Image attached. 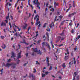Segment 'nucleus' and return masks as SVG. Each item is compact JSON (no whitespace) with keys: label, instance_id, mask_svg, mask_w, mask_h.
Returning a JSON list of instances; mask_svg holds the SVG:
<instances>
[{"label":"nucleus","instance_id":"69168bd1","mask_svg":"<svg viewBox=\"0 0 80 80\" xmlns=\"http://www.w3.org/2000/svg\"><path fill=\"white\" fill-rule=\"evenodd\" d=\"M58 78H59V79L60 78V79H62V76H60Z\"/></svg>","mask_w":80,"mask_h":80},{"label":"nucleus","instance_id":"f8f14e48","mask_svg":"<svg viewBox=\"0 0 80 80\" xmlns=\"http://www.w3.org/2000/svg\"><path fill=\"white\" fill-rule=\"evenodd\" d=\"M69 57V55H66L64 57V59L66 61V60H67L68 59V57Z\"/></svg>","mask_w":80,"mask_h":80},{"label":"nucleus","instance_id":"c9c22d12","mask_svg":"<svg viewBox=\"0 0 80 80\" xmlns=\"http://www.w3.org/2000/svg\"><path fill=\"white\" fill-rule=\"evenodd\" d=\"M1 38L2 39H4V38H5V37H4L3 36H1Z\"/></svg>","mask_w":80,"mask_h":80},{"label":"nucleus","instance_id":"864d4df0","mask_svg":"<svg viewBox=\"0 0 80 80\" xmlns=\"http://www.w3.org/2000/svg\"><path fill=\"white\" fill-rule=\"evenodd\" d=\"M18 37H20L21 38H22V37L20 35V34H19Z\"/></svg>","mask_w":80,"mask_h":80},{"label":"nucleus","instance_id":"052dcab7","mask_svg":"<svg viewBox=\"0 0 80 80\" xmlns=\"http://www.w3.org/2000/svg\"><path fill=\"white\" fill-rule=\"evenodd\" d=\"M5 21L6 23H8V20H5Z\"/></svg>","mask_w":80,"mask_h":80},{"label":"nucleus","instance_id":"bf43d9fd","mask_svg":"<svg viewBox=\"0 0 80 80\" xmlns=\"http://www.w3.org/2000/svg\"><path fill=\"white\" fill-rule=\"evenodd\" d=\"M79 26V23H78L77 24V25L76 27V28H78V26Z\"/></svg>","mask_w":80,"mask_h":80},{"label":"nucleus","instance_id":"0e129e2a","mask_svg":"<svg viewBox=\"0 0 80 80\" xmlns=\"http://www.w3.org/2000/svg\"><path fill=\"white\" fill-rule=\"evenodd\" d=\"M47 30L48 32H50V29H47Z\"/></svg>","mask_w":80,"mask_h":80},{"label":"nucleus","instance_id":"9b49d317","mask_svg":"<svg viewBox=\"0 0 80 80\" xmlns=\"http://www.w3.org/2000/svg\"><path fill=\"white\" fill-rule=\"evenodd\" d=\"M54 4L55 8H56L57 7H58V3H57L56 2H54Z\"/></svg>","mask_w":80,"mask_h":80},{"label":"nucleus","instance_id":"3c124183","mask_svg":"<svg viewBox=\"0 0 80 80\" xmlns=\"http://www.w3.org/2000/svg\"><path fill=\"white\" fill-rule=\"evenodd\" d=\"M8 62H11V59H9L8 60Z\"/></svg>","mask_w":80,"mask_h":80},{"label":"nucleus","instance_id":"5fc2aeb1","mask_svg":"<svg viewBox=\"0 0 80 80\" xmlns=\"http://www.w3.org/2000/svg\"><path fill=\"white\" fill-rule=\"evenodd\" d=\"M71 56H73V52H71Z\"/></svg>","mask_w":80,"mask_h":80},{"label":"nucleus","instance_id":"20e7f679","mask_svg":"<svg viewBox=\"0 0 80 80\" xmlns=\"http://www.w3.org/2000/svg\"><path fill=\"white\" fill-rule=\"evenodd\" d=\"M35 4L36 5L37 7L38 8V9L40 10V4L39 2H37Z\"/></svg>","mask_w":80,"mask_h":80},{"label":"nucleus","instance_id":"b1692460","mask_svg":"<svg viewBox=\"0 0 80 80\" xmlns=\"http://www.w3.org/2000/svg\"><path fill=\"white\" fill-rule=\"evenodd\" d=\"M59 18L60 19V20H62V18H63V16H62V15H61L60 16H58Z\"/></svg>","mask_w":80,"mask_h":80},{"label":"nucleus","instance_id":"7ed1b4c3","mask_svg":"<svg viewBox=\"0 0 80 80\" xmlns=\"http://www.w3.org/2000/svg\"><path fill=\"white\" fill-rule=\"evenodd\" d=\"M16 66H17V64L16 63L14 64L12 63V65H11V68H16Z\"/></svg>","mask_w":80,"mask_h":80},{"label":"nucleus","instance_id":"cd10ccee","mask_svg":"<svg viewBox=\"0 0 80 80\" xmlns=\"http://www.w3.org/2000/svg\"><path fill=\"white\" fill-rule=\"evenodd\" d=\"M45 43L46 42H42V46L43 47V46H44V45H45Z\"/></svg>","mask_w":80,"mask_h":80},{"label":"nucleus","instance_id":"1a4fd4ad","mask_svg":"<svg viewBox=\"0 0 80 80\" xmlns=\"http://www.w3.org/2000/svg\"><path fill=\"white\" fill-rule=\"evenodd\" d=\"M27 24H25V26H22V29L23 30H25L27 27Z\"/></svg>","mask_w":80,"mask_h":80},{"label":"nucleus","instance_id":"f257e3e1","mask_svg":"<svg viewBox=\"0 0 80 80\" xmlns=\"http://www.w3.org/2000/svg\"><path fill=\"white\" fill-rule=\"evenodd\" d=\"M38 20H39V17H38L36 19V22L35 25H37V26H38V29H40V27H41V23H40V21L38 22ZM38 24H39L38 25Z\"/></svg>","mask_w":80,"mask_h":80},{"label":"nucleus","instance_id":"0eeeda50","mask_svg":"<svg viewBox=\"0 0 80 80\" xmlns=\"http://www.w3.org/2000/svg\"><path fill=\"white\" fill-rule=\"evenodd\" d=\"M75 14H76V12H74L73 13H71V14H69L68 15V17H71L72 16H73Z\"/></svg>","mask_w":80,"mask_h":80},{"label":"nucleus","instance_id":"a19ab883","mask_svg":"<svg viewBox=\"0 0 80 80\" xmlns=\"http://www.w3.org/2000/svg\"><path fill=\"white\" fill-rule=\"evenodd\" d=\"M46 69V67H44V68H43V70H44L42 71V72H43V73H45V69Z\"/></svg>","mask_w":80,"mask_h":80},{"label":"nucleus","instance_id":"c03bdc74","mask_svg":"<svg viewBox=\"0 0 80 80\" xmlns=\"http://www.w3.org/2000/svg\"><path fill=\"white\" fill-rule=\"evenodd\" d=\"M64 23V22H62V21L60 25H63Z\"/></svg>","mask_w":80,"mask_h":80},{"label":"nucleus","instance_id":"37998d69","mask_svg":"<svg viewBox=\"0 0 80 80\" xmlns=\"http://www.w3.org/2000/svg\"><path fill=\"white\" fill-rule=\"evenodd\" d=\"M28 63V62H27V63H25L23 66H24V67H25V66H26V65H27V63Z\"/></svg>","mask_w":80,"mask_h":80},{"label":"nucleus","instance_id":"72a5a7b5","mask_svg":"<svg viewBox=\"0 0 80 80\" xmlns=\"http://www.w3.org/2000/svg\"><path fill=\"white\" fill-rule=\"evenodd\" d=\"M9 18H10V16H7L6 17V18L7 20H8Z\"/></svg>","mask_w":80,"mask_h":80},{"label":"nucleus","instance_id":"f3484780","mask_svg":"<svg viewBox=\"0 0 80 80\" xmlns=\"http://www.w3.org/2000/svg\"><path fill=\"white\" fill-rule=\"evenodd\" d=\"M7 47V46L5 45V44H3V46H2V47L3 49H5V48H6V47Z\"/></svg>","mask_w":80,"mask_h":80},{"label":"nucleus","instance_id":"9d476101","mask_svg":"<svg viewBox=\"0 0 80 80\" xmlns=\"http://www.w3.org/2000/svg\"><path fill=\"white\" fill-rule=\"evenodd\" d=\"M12 56H11V58H12V57H13V58H14V57H15V55L14 52H12Z\"/></svg>","mask_w":80,"mask_h":80},{"label":"nucleus","instance_id":"de8ad7c7","mask_svg":"<svg viewBox=\"0 0 80 80\" xmlns=\"http://www.w3.org/2000/svg\"><path fill=\"white\" fill-rule=\"evenodd\" d=\"M47 64L48 65V66H47V67H49L50 66V64L48 62H47Z\"/></svg>","mask_w":80,"mask_h":80},{"label":"nucleus","instance_id":"774afa93","mask_svg":"<svg viewBox=\"0 0 80 80\" xmlns=\"http://www.w3.org/2000/svg\"><path fill=\"white\" fill-rule=\"evenodd\" d=\"M14 39L13 38H12L11 39V41H12V40H13Z\"/></svg>","mask_w":80,"mask_h":80},{"label":"nucleus","instance_id":"58836bf2","mask_svg":"<svg viewBox=\"0 0 80 80\" xmlns=\"http://www.w3.org/2000/svg\"><path fill=\"white\" fill-rule=\"evenodd\" d=\"M49 70H52V66H50V68L49 69Z\"/></svg>","mask_w":80,"mask_h":80},{"label":"nucleus","instance_id":"473e14b6","mask_svg":"<svg viewBox=\"0 0 80 80\" xmlns=\"http://www.w3.org/2000/svg\"><path fill=\"white\" fill-rule=\"evenodd\" d=\"M62 66L63 67H64V68H65V67H66V66H65V63H63V64L62 65Z\"/></svg>","mask_w":80,"mask_h":80},{"label":"nucleus","instance_id":"6ab92c4d","mask_svg":"<svg viewBox=\"0 0 80 80\" xmlns=\"http://www.w3.org/2000/svg\"><path fill=\"white\" fill-rule=\"evenodd\" d=\"M30 29H32V27H28V32L29 31H30Z\"/></svg>","mask_w":80,"mask_h":80},{"label":"nucleus","instance_id":"aec40b11","mask_svg":"<svg viewBox=\"0 0 80 80\" xmlns=\"http://www.w3.org/2000/svg\"><path fill=\"white\" fill-rule=\"evenodd\" d=\"M37 52H38V54H40V55H41V54H42V52H41L40 50L39 51H38Z\"/></svg>","mask_w":80,"mask_h":80},{"label":"nucleus","instance_id":"4468645a","mask_svg":"<svg viewBox=\"0 0 80 80\" xmlns=\"http://www.w3.org/2000/svg\"><path fill=\"white\" fill-rule=\"evenodd\" d=\"M1 26H6V23L5 22H3V21H2V23L1 24Z\"/></svg>","mask_w":80,"mask_h":80},{"label":"nucleus","instance_id":"13d9d810","mask_svg":"<svg viewBox=\"0 0 80 80\" xmlns=\"http://www.w3.org/2000/svg\"><path fill=\"white\" fill-rule=\"evenodd\" d=\"M52 46V47L53 48H55V47L54 46V45H53V44H51Z\"/></svg>","mask_w":80,"mask_h":80},{"label":"nucleus","instance_id":"393cba45","mask_svg":"<svg viewBox=\"0 0 80 80\" xmlns=\"http://www.w3.org/2000/svg\"><path fill=\"white\" fill-rule=\"evenodd\" d=\"M12 26L14 28H15H15L18 27V26H17L16 25H15V23L12 24Z\"/></svg>","mask_w":80,"mask_h":80},{"label":"nucleus","instance_id":"f03ea898","mask_svg":"<svg viewBox=\"0 0 80 80\" xmlns=\"http://www.w3.org/2000/svg\"><path fill=\"white\" fill-rule=\"evenodd\" d=\"M57 16H55L54 21V22H52V23L49 25V27H50V28H52V27H53L54 26V24L53 23H54L55 21H56L57 18Z\"/></svg>","mask_w":80,"mask_h":80},{"label":"nucleus","instance_id":"f704fd0d","mask_svg":"<svg viewBox=\"0 0 80 80\" xmlns=\"http://www.w3.org/2000/svg\"><path fill=\"white\" fill-rule=\"evenodd\" d=\"M79 78V76H78L76 77V80H78Z\"/></svg>","mask_w":80,"mask_h":80},{"label":"nucleus","instance_id":"2f4dec72","mask_svg":"<svg viewBox=\"0 0 80 80\" xmlns=\"http://www.w3.org/2000/svg\"><path fill=\"white\" fill-rule=\"evenodd\" d=\"M9 25L10 26V28H12V25H11V23H10V22H9Z\"/></svg>","mask_w":80,"mask_h":80},{"label":"nucleus","instance_id":"ddd939ff","mask_svg":"<svg viewBox=\"0 0 80 80\" xmlns=\"http://www.w3.org/2000/svg\"><path fill=\"white\" fill-rule=\"evenodd\" d=\"M20 58H21V52H19V53H18L17 59H18Z\"/></svg>","mask_w":80,"mask_h":80},{"label":"nucleus","instance_id":"39448f33","mask_svg":"<svg viewBox=\"0 0 80 80\" xmlns=\"http://www.w3.org/2000/svg\"><path fill=\"white\" fill-rule=\"evenodd\" d=\"M12 65V63L10 64L8 63H6V65H5V67H10Z\"/></svg>","mask_w":80,"mask_h":80},{"label":"nucleus","instance_id":"bb28decb","mask_svg":"<svg viewBox=\"0 0 80 80\" xmlns=\"http://www.w3.org/2000/svg\"><path fill=\"white\" fill-rule=\"evenodd\" d=\"M46 76V74L42 73V77H44Z\"/></svg>","mask_w":80,"mask_h":80},{"label":"nucleus","instance_id":"5701e85b","mask_svg":"<svg viewBox=\"0 0 80 80\" xmlns=\"http://www.w3.org/2000/svg\"><path fill=\"white\" fill-rule=\"evenodd\" d=\"M3 68H2V69H1V70H0V72H1V75H2V74H3Z\"/></svg>","mask_w":80,"mask_h":80},{"label":"nucleus","instance_id":"49530a36","mask_svg":"<svg viewBox=\"0 0 80 80\" xmlns=\"http://www.w3.org/2000/svg\"><path fill=\"white\" fill-rule=\"evenodd\" d=\"M10 18H11V20H13V16H10Z\"/></svg>","mask_w":80,"mask_h":80},{"label":"nucleus","instance_id":"09e8293b","mask_svg":"<svg viewBox=\"0 0 80 80\" xmlns=\"http://www.w3.org/2000/svg\"><path fill=\"white\" fill-rule=\"evenodd\" d=\"M8 2L6 4V6H5L6 8L8 6Z\"/></svg>","mask_w":80,"mask_h":80},{"label":"nucleus","instance_id":"c756f323","mask_svg":"<svg viewBox=\"0 0 80 80\" xmlns=\"http://www.w3.org/2000/svg\"><path fill=\"white\" fill-rule=\"evenodd\" d=\"M73 7L74 8L75 7V4L74 2V1H73Z\"/></svg>","mask_w":80,"mask_h":80},{"label":"nucleus","instance_id":"338daca9","mask_svg":"<svg viewBox=\"0 0 80 80\" xmlns=\"http://www.w3.org/2000/svg\"><path fill=\"white\" fill-rule=\"evenodd\" d=\"M63 44H61L59 45V47H61V46H63Z\"/></svg>","mask_w":80,"mask_h":80},{"label":"nucleus","instance_id":"e2e57ef3","mask_svg":"<svg viewBox=\"0 0 80 80\" xmlns=\"http://www.w3.org/2000/svg\"><path fill=\"white\" fill-rule=\"evenodd\" d=\"M20 60H18V62H17V64H18L19 63V62H20Z\"/></svg>","mask_w":80,"mask_h":80},{"label":"nucleus","instance_id":"a878e982","mask_svg":"<svg viewBox=\"0 0 80 80\" xmlns=\"http://www.w3.org/2000/svg\"><path fill=\"white\" fill-rule=\"evenodd\" d=\"M80 38V34L79 35H78L77 38H76V39L77 40H78Z\"/></svg>","mask_w":80,"mask_h":80},{"label":"nucleus","instance_id":"79ce46f5","mask_svg":"<svg viewBox=\"0 0 80 80\" xmlns=\"http://www.w3.org/2000/svg\"><path fill=\"white\" fill-rule=\"evenodd\" d=\"M44 73H45V74H46V75H48V73H50V72H45Z\"/></svg>","mask_w":80,"mask_h":80},{"label":"nucleus","instance_id":"412c9836","mask_svg":"<svg viewBox=\"0 0 80 80\" xmlns=\"http://www.w3.org/2000/svg\"><path fill=\"white\" fill-rule=\"evenodd\" d=\"M46 60L47 62L48 63L49 62V58H48V57H46Z\"/></svg>","mask_w":80,"mask_h":80},{"label":"nucleus","instance_id":"603ef678","mask_svg":"<svg viewBox=\"0 0 80 80\" xmlns=\"http://www.w3.org/2000/svg\"><path fill=\"white\" fill-rule=\"evenodd\" d=\"M70 9V8L69 7L68 9L66 11V12H68V10H69Z\"/></svg>","mask_w":80,"mask_h":80},{"label":"nucleus","instance_id":"4c0bfd02","mask_svg":"<svg viewBox=\"0 0 80 80\" xmlns=\"http://www.w3.org/2000/svg\"><path fill=\"white\" fill-rule=\"evenodd\" d=\"M72 33H74V29H73L71 31Z\"/></svg>","mask_w":80,"mask_h":80},{"label":"nucleus","instance_id":"a211bd4d","mask_svg":"<svg viewBox=\"0 0 80 80\" xmlns=\"http://www.w3.org/2000/svg\"><path fill=\"white\" fill-rule=\"evenodd\" d=\"M20 43H26V42H25V39H23V42L22 41L20 42Z\"/></svg>","mask_w":80,"mask_h":80},{"label":"nucleus","instance_id":"a18cd8bd","mask_svg":"<svg viewBox=\"0 0 80 80\" xmlns=\"http://www.w3.org/2000/svg\"><path fill=\"white\" fill-rule=\"evenodd\" d=\"M72 22H70L69 24V26H72Z\"/></svg>","mask_w":80,"mask_h":80},{"label":"nucleus","instance_id":"dca6fc26","mask_svg":"<svg viewBox=\"0 0 80 80\" xmlns=\"http://www.w3.org/2000/svg\"><path fill=\"white\" fill-rule=\"evenodd\" d=\"M64 32H65V31H63L61 33L59 34V35H60L61 36L63 37V36H64Z\"/></svg>","mask_w":80,"mask_h":80},{"label":"nucleus","instance_id":"4be33fe9","mask_svg":"<svg viewBox=\"0 0 80 80\" xmlns=\"http://www.w3.org/2000/svg\"><path fill=\"white\" fill-rule=\"evenodd\" d=\"M61 36H58V41H60V39L61 38Z\"/></svg>","mask_w":80,"mask_h":80},{"label":"nucleus","instance_id":"680f3d73","mask_svg":"<svg viewBox=\"0 0 80 80\" xmlns=\"http://www.w3.org/2000/svg\"><path fill=\"white\" fill-rule=\"evenodd\" d=\"M35 2H36V1H35V0H34L33 1V2L34 3V4H36V3Z\"/></svg>","mask_w":80,"mask_h":80},{"label":"nucleus","instance_id":"4d7b16f0","mask_svg":"<svg viewBox=\"0 0 80 80\" xmlns=\"http://www.w3.org/2000/svg\"><path fill=\"white\" fill-rule=\"evenodd\" d=\"M18 47H19V48H20V47H21V45L20 44H18Z\"/></svg>","mask_w":80,"mask_h":80},{"label":"nucleus","instance_id":"6e6d98bb","mask_svg":"<svg viewBox=\"0 0 80 80\" xmlns=\"http://www.w3.org/2000/svg\"><path fill=\"white\" fill-rule=\"evenodd\" d=\"M40 42H41V41L40 40H39L38 42V43H40Z\"/></svg>","mask_w":80,"mask_h":80},{"label":"nucleus","instance_id":"8fccbe9b","mask_svg":"<svg viewBox=\"0 0 80 80\" xmlns=\"http://www.w3.org/2000/svg\"><path fill=\"white\" fill-rule=\"evenodd\" d=\"M25 55H26V56L27 57L28 56V53H26Z\"/></svg>","mask_w":80,"mask_h":80},{"label":"nucleus","instance_id":"7c9ffc66","mask_svg":"<svg viewBox=\"0 0 80 80\" xmlns=\"http://www.w3.org/2000/svg\"><path fill=\"white\" fill-rule=\"evenodd\" d=\"M46 25H47V23H45V24L43 25V28H45V27H46Z\"/></svg>","mask_w":80,"mask_h":80},{"label":"nucleus","instance_id":"423d86ee","mask_svg":"<svg viewBox=\"0 0 80 80\" xmlns=\"http://www.w3.org/2000/svg\"><path fill=\"white\" fill-rule=\"evenodd\" d=\"M45 46H46V47H48V48H49L50 50L51 49V48L50 47V46L49 45V44H48L47 42L45 43Z\"/></svg>","mask_w":80,"mask_h":80},{"label":"nucleus","instance_id":"ea45409f","mask_svg":"<svg viewBox=\"0 0 80 80\" xmlns=\"http://www.w3.org/2000/svg\"><path fill=\"white\" fill-rule=\"evenodd\" d=\"M36 64H38V65H40V63L38 62V61H36Z\"/></svg>","mask_w":80,"mask_h":80},{"label":"nucleus","instance_id":"c85d7f7f","mask_svg":"<svg viewBox=\"0 0 80 80\" xmlns=\"http://www.w3.org/2000/svg\"><path fill=\"white\" fill-rule=\"evenodd\" d=\"M37 17H39V16H38V14L36 15L35 18H34V19H36V18H37Z\"/></svg>","mask_w":80,"mask_h":80},{"label":"nucleus","instance_id":"e433bc0d","mask_svg":"<svg viewBox=\"0 0 80 80\" xmlns=\"http://www.w3.org/2000/svg\"><path fill=\"white\" fill-rule=\"evenodd\" d=\"M31 7L32 8V10H33V6H32V5H30L29 6Z\"/></svg>","mask_w":80,"mask_h":80},{"label":"nucleus","instance_id":"2eb2a0df","mask_svg":"<svg viewBox=\"0 0 80 80\" xmlns=\"http://www.w3.org/2000/svg\"><path fill=\"white\" fill-rule=\"evenodd\" d=\"M32 50H33V51L34 52H38V49L37 48H35L34 49V48H32Z\"/></svg>","mask_w":80,"mask_h":80},{"label":"nucleus","instance_id":"6e6552de","mask_svg":"<svg viewBox=\"0 0 80 80\" xmlns=\"http://www.w3.org/2000/svg\"><path fill=\"white\" fill-rule=\"evenodd\" d=\"M29 76H28L29 78H31V77H32V78H34V76H33V74H31V73H29Z\"/></svg>","mask_w":80,"mask_h":80}]
</instances>
